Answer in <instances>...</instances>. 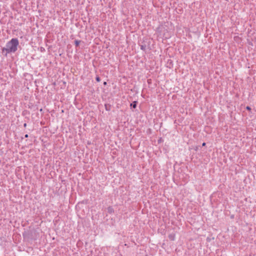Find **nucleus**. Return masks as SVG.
<instances>
[{
    "mask_svg": "<svg viewBox=\"0 0 256 256\" xmlns=\"http://www.w3.org/2000/svg\"><path fill=\"white\" fill-rule=\"evenodd\" d=\"M141 49L144 50L145 49V47L144 46H141Z\"/></svg>",
    "mask_w": 256,
    "mask_h": 256,
    "instance_id": "7",
    "label": "nucleus"
},
{
    "mask_svg": "<svg viewBox=\"0 0 256 256\" xmlns=\"http://www.w3.org/2000/svg\"><path fill=\"white\" fill-rule=\"evenodd\" d=\"M202 146H206V143L205 142H203L202 144Z\"/></svg>",
    "mask_w": 256,
    "mask_h": 256,
    "instance_id": "8",
    "label": "nucleus"
},
{
    "mask_svg": "<svg viewBox=\"0 0 256 256\" xmlns=\"http://www.w3.org/2000/svg\"><path fill=\"white\" fill-rule=\"evenodd\" d=\"M246 109L248 110H251V108L249 106H247L246 107Z\"/></svg>",
    "mask_w": 256,
    "mask_h": 256,
    "instance_id": "6",
    "label": "nucleus"
},
{
    "mask_svg": "<svg viewBox=\"0 0 256 256\" xmlns=\"http://www.w3.org/2000/svg\"><path fill=\"white\" fill-rule=\"evenodd\" d=\"M18 44V40L17 38H12L7 42L6 48H4L2 50L6 51L8 54L14 52L17 50Z\"/></svg>",
    "mask_w": 256,
    "mask_h": 256,
    "instance_id": "1",
    "label": "nucleus"
},
{
    "mask_svg": "<svg viewBox=\"0 0 256 256\" xmlns=\"http://www.w3.org/2000/svg\"><path fill=\"white\" fill-rule=\"evenodd\" d=\"M136 102L134 101L132 104H130V106L133 108H136Z\"/></svg>",
    "mask_w": 256,
    "mask_h": 256,
    "instance_id": "3",
    "label": "nucleus"
},
{
    "mask_svg": "<svg viewBox=\"0 0 256 256\" xmlns=\"http://www.w3.org/2000/svg\"><path fill=\"white\" fill-rule=\"evenodd\" d=\"M26 124H24V127H26Z\"/></svg>",
    "mask_w": 256,
    "mask_h": 256,
    "instance_id": "11",
    "label": "nucleus"
},
{
    "mask_svg": "<svg viewBox=\"0 0 256 256\" xmlns=\"http://www.w3.org/2000/svg\"><path fill=\"white\" fill-rule=\"evenodd\" d=\"M104 85L106 84V82H104Z\"/></svg>",
    "mask_w": 256,
    "mask_h": 256,
    "instance_id": "10",
    "label": "nucleus"
},
{
    "mask_svg": "<svg viewBox=\"0 0 256 256\" xmlns=\"http://www.w3.org/2000/svg\"><path fill=\"white\" fill-rule=\"evenodd\" d=\"M80 43V40H76L74 41V44L76 46H78Z\"/></svg>",
    "mask_w": 256,
    "mask_h": 256,
    "instance_id": "4",
    "label": "nucleus"
},
{
    "mask_svg": "<svg viewBox=\"0 0 256 256\" xmlns=\"http://www.w3.org/2000/svg\"><path fill=\"white\" fill-rule=\"evenodd\" d=\"M168 238L171 240H174L175 239V234H170L168 236Z\"/></svg>",
    "mask_w": 256,
    "mask_h": 256,
    "instance_id": "2",
    "label": "nucleus"
},
{
    "mask_svg": "<svg viewBox=\"0 0 256 256\" xmlns=\"http://www.w3.org/2000/svg\"><path fill=\"white\" fill-rule=\"evenodd\" d=\"M96 79L98 82H100V78L98 76H97Z\"/></svg>",
    "mask_w": 256,
    "mask_h": 256,
    "instance_id": "5",
    "label": "nucleus"
},
{
    "mask_svg": "<svg viewBox=\"0 0 256 256\" xmlns=\"http://www.w3.org/2000/svg\"><path fill=\"white\" fill-rule=\"evenodd\" d=\"M25 137H26V138H28V134H26V135H25Z\"/></svg>",
    "mask_w": 256,
    "mask_h": 256,
    "instance_id": "9",
    "label": "nucleus"
}]
</instances>
